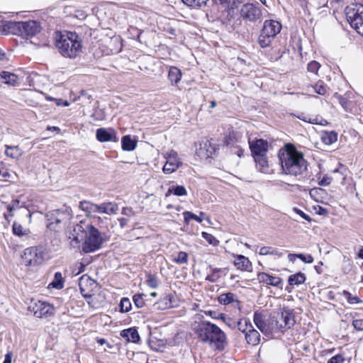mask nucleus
Segmentation results:
<instances>
[{"mask_svg": "<svg viewBox=\"0 0 363 363\" xmlns=\"http://www.w3.org/2000/svg\"><path fill=\"white\" fill-rule=\"evenodd\" d=\"M269 319L272 333L284 332L295 324L294 315L284 309L274 311L270 314Z\"/></svg>", "mask_w": 363, "mask_h": 363, "instance_id": "obj_5", "label": "nucleus"}, {"mask_svg": "<svg viewBox=\"0 0 363 363\" xmlns=\"http://www.w3.org/2000/svg\"><path fill=\"white\" fill-rule=\"evenodd\" d=\"M162 306H160L162 309H166L172 307V298L169 295H166L160 302L157 303Z\"/></svg>", "mask_w": 363, "mask_h": 363, "instance_id": "obj_44", "label": "nucleus"}, {"mask_svg": "<svg viewBox=\"0 0 363 363\" xmlns=\"http://www.w3.org/2000/svg\"><path fill=\"white\" fill-rule=\"evenodd\" d=\"M253 321L262 333L265 335L272 333L269 317L267 320H264V315L261 313L256 311L254 313Z\"/></svg>", "mask_w": 363, "mask_h": 363, "instance_id": "obj_13", "label": "nucleus"}, {"mask_svg": "<svg viewBox=\"0 0 363 363\" xmlns=\"http://www.w3.org/2000/svg\"><path fill=\"white\" fill-rule=\"evenodd\" d=\"M256 162L257 169L263 173H269L270 172L269 162L266 155L253 157Z\"/></svg>", "mask_w": 363, "mask_h": 363, "instance_id": "obj_22", "label": "nucleus"}, {"mask_svg": "<svg viewBox=\"0 0 363 363\" xmlns=\"http://www.w3.org/2000/svg\"><path fill=\"white\" fill-rule=\"evenodd\" d=\"M260 334L254 329L251 323H249L248 331H246L245 340L247 342L253 346L257 345L260 342Z\"/></svg>", "mask_w": 363, "mask_h": 363, "instance_id": "obj_21", "label": "nucleus"}, {"mask_svg": "<svg viewBox=\"0 0 363 363\" xmlns=\"http://www.w3.org/2000/svg\"><path fill=\"white\" fill-rule=\"evenodd\" d=\"M344 362V358L340 354H337L333 357H331L328 363H343Z\"/></svg>", "mask_w": 363, "mask_h": 363, "instance_id": "obj_56", "label": "nucleus"}, {"mask_svg": "<svg viewBox=\"0 0 363 363\" xmlns=\"http://www.w3.org/2000/svg\"><path fill=\"white\" fill-rule=\"evenodd\" d=\"M183 215H184V221L186 224H189V222L191 219L195 220L198 223L202 222V219L199 216L193 213L192 212L184 211L183 213Z\"/></svg>", "mask_w": 363, "mask_h": 363, "instance_id": "obj_38", "label": "nucleus"}, {"mask_svg": "<svg viewBox=\"0 0 363 363\" xmlns=\"http://www.w3.org/2000/svg\"><path fill=\"white\" fill-rule=\"evenodd\" d=\"M40 26L35 21H21L19 35L32 37L40 31Z\"/></svg>", "mask_w": 363, "mask_h": 363, "instance_id": "obj_10", "label": "nucleus"}, {"mask_svg": "<svg viewBox=\"0 0 363 363\" xmlns=\"http://www.w3.org/2000/svg\"><path fill=\"white\" fill-rule=\"evenodd\" d=\"M22 259L26 265H38L43 259L41 252L37 248L31 247L24 250Z\"/></svg>", "mask_w": 363, "mask_h": 363, "instance_id": "obj_9", "label": "nucleus"}, {"mask_svg": "<svg viewBox=\"0 0 363 363\" xmlns=\"http://www.w3.org/2000/svg\"><path fill=\"white\" fill-rule=\"evenodd\" d=\"M199 340L210 347L223 350L226 343V335L216 324L203 320L196 323L193 328Z\"/></svg>", "mask_w": 363, "mask_h": 363, "instance_id": "obj_2", "label": "nucleus"}, {"mask_svg": "<svg viewBox=\"0 0 363 363\" xmlns=\"http://www.w3.org/2000/svg\"><path fill=\"white\" fill-rule=\"evenodd\" d=\"M313 88L315 89V91L320 95H325L327 92V87L321 81L317 82Z\"/></svg>", "mask_w": 363, "mask_h": 363, "instance_id": "obj_48", "label": "nucleus"}, {"mask_svg": "<svg viewBox=\"0 0 363 363\" xmlns=\"http://www.w3.org/2000/svg\"><path fill=\"white\" fill-rule=\"evenodd\" d=\"M53 212L57 217V224H60L61 227L65 225L72 217V209L68 206H63L61 208L55 209Z\"/></svg>", "mask_w": 363, "mask_h": 363, "instance_id": "obj_16", "label": "nucleus"}, {"mask_svg": "<svg viewBox=\"0 0 363 363\" xmlns=\"http://www.w3.org/2000/svg\"><path fill=\"white\" fill-rule=\"evenodd\" d=\"M273 252V247L264 246L259 249V254L260 255H269Z\"/></svg>", "mask_w": 363, "mask_h": 363, "instance_id": "obj_54", "label": "nucleus"}, {"mask_svg": "<svg viewBox=\"0 0 363 363\" xmlns=\"http://www.w3.org/2000/svg\"><path fill=\"white\" fill-rule=\"evenodd\" d=\"M145 295L144 294H137L133 296V301L135 304V306L138 308H141L145 305V301L144 297Z\"/></svg>", "mask_w": 363, "mask_h": 363, "instance_id": "obj_34", "label": "nucleus"}, {"mask_svg": "<svg viewBox=\"0 0 363 363\" xmlns=\"http://www.w3.org/2000/svg\"><path fill=\"white\" fill-rule=\"evenodd\" d=\"M331 178L328 176H324L323 178L319 182L320 186H328L331 183Z\"/></svg>", "mask_w": 363, "mask_h": 363, "instance_id": "obj_59", "label": "nucleus"}, {"mask_svg": "<svg viewBox=\"0 0 363 363\" xmlns=\"http://www.w3.org/2000/svg\"><path fill=\"white\" fill-rule=\"evenodd\" d=\"M211 273L208 274L206 279L211 282H216L220 277V272H222L221 269L218 268H211Z\"/></svg>", "mask_w": 363, "mask_h": 363, "instance_id": "obj_33", "label": "nucleus"}, {"mask_svg": "<svg viewBox=\"0 0 363 363\" xmlns=\"http://www.w3.org/2000/svg\"><path fill=\"white\" fill-rule=\"evenodd\" d=\"M281 24L275 20H266L258 38V43L262 48L269 47L276 35L281 30Z\"/></svg>", "mask_w": 363, "mask_h": 363, "instance_id": "obj_6", "label": "nucleus"}, {"mask_svg": "<svg viewBox=\"0 0 363 363\" xmlns=\"http://www.w3.org/2000/svg\"><path fill=\"white\" fill-rule=\"evenodd\" d=\"M257 280L260 283L281 288L282 279L280 277L269 275L265 272H259L257 274Z\"/></svg>", "mask_w": 363, "mask_h": 363, "instance_id": "obj_18", "label": "nucleus"}, {"mask_svg": "<svg viewBox=\"0 0 363 363\" xmlns=\"http://www.w3.org/2000/svg\"><path fill=\"white\" fill-rule=\"evenodd\" d=\"M55 46L65 57L75 58L82 51V41L79 35L73 32L56 33Z\"/></svg>", "mask_w": 363, "mask_h": 363, "instance_id": "obj_4", "label": "nucleus"}, {"mask_svg": "<svg viewBox=\"0 0 363 363\" xmlns=\"http://www.w3.org/2000/svg\"><path fill=\"white\" fill-rule=\"evenodd\" d=\"M240 17L251 23L260 22L262 19V11L257 4L247 3L241 6Z\"/></svg>", "mask_w": 363, "mask_h": 363, "instance_id": "obj_7", "label": "nucleus"}, {"mask_svg": "<svg viewBox=\"0 0 363 363\" xmlns=\"http://www.w3.org/2000/svg\"><path fill=\"white\" fill-rule=\"evenodd\" d=\"M357 11L358 9L355 11L351 9H345L347 21L351 27L355 29L358 33H363V15L355 18L354 15L357 14Z\"/></svg>", "mask_w": 363, "mask_h": 363, "instance_id": "obj_12", "label": "nucleus"}, {"mask_svg": "<svg viewBox=\"0 0 363 363\" xmlns=\"http://www.w3.org/2000/svg\"><path fill=\"white\" fill-rule=\"evenodd\" d=\"M96 136L97 140L101 143L118 141V138L113 129L106 130V128H100L96 130Z\"/></svg>", "mask_w": 363, "mask_h": 363, "instance_id": "obj_15", "label": "nucleus"}, {"mask_svg": "<svg viewBox=\"0 0 363 363\" xmlns=\"http://www.w3.org/2000/svg\"><path fill=\"white\" fill-rule=\"evenodd\" d=\"M121 335L128 342H138L140 340V336L138 330L134 328L123 330Z\"/></svg>", "mask_w": 363, "mask_h": 363, "instance_id": "obj_23", "label": "nucleus"}, {"mask_svg": "<svg viewBox=\"0 0 363 363\" xmlns=\"http://www.w3.org/2000/svg\"><path fill=\"white\" fill-rule=\"evenodd\" d=\"M55 101L56 102V104L57 106H69V102L67 101H63L61 99H55Z\"/></svg>", "mask_w": 363, "mask_h": 363, "instance_id": "obj_64", "label": "nucleus"}, {"mask_svg": "<svg viewBox=\"0 0 363 363\" xmlns=\"http://www.w3.org/2000/svg\"><path fill=\"white\" fill-rule=\"evenodd\" d=\"M206 314L210 315L213 319H225V315L223 313H219L216 311H206Z\"/></svg>", "mask_w": 363, "mask_h": 363, "instance_id": "obj_51", "label": "nucleus"}, {"mask_svg": "<svg viewBox=\"0 0 363 363\" xmlns=\"http://www.w3.org/2000/svg\"><path fill=\"white\" fill-rule=\"evenodd\" d=\"M21 21H4L0 24V32L3 35L13 34L19 35Z\"/></svg>", "mask_w": 363, "mask_h": 363, "instance_id": "obj_17", "label": "nucleus"}, {"mask_svg": "<svg viewBox=\"0 0 363 363\" xmlns=\"http://www.w3.org/2000/svg\"><path fill=\"white\" fill-rule=\"evenodd\" d=\"M28 310L33 313V315L37 318H46L53 314L54 308L49 303L40 301H30L28 306Z\"/></svg>", "mask_w": 363, "mask_h": 363, "instance_id": "obj_8", "label": "nucleus"}, {"mask_svg": "<svg viewBox=\"0 0 363 363\" xmlns=\"http://www.w3.org/2000/svg\"><path fill=\"white\" fill-rule=\"evenodd\" d=\"M306 279L305 274L298 272L289 277L288 283L289 286L300 285L303 284Z\"/></svg>", "mask_w": 363, "mask_h": 363, "instance_id": "obj_27", "label": "nucleus"}, {"mask_svg": "<svg viewBox=\"0 0 363 363\" xmlns=\"http://www.w3.org/2000/svg\"><path fill=\"white\" fill-rule=\"evenodd\" d=\"M79 207L81 210L86 213L87 215L96 213V203H93L88 201H82L79 202Z\"/></svg>", "mask_w": 363, "mask_h": 363, "instance_id": "obj_29", "label": "nucleus"}, {"mask_svg": "<svg viewBox=\"0 0 363 363\" xmlns=\"http://www.w3.org/2000/svg\"><path fill=\"white\" fill-rule=\"evenodd\" d=\"M249 145L253 157L267 154L268 143L263 139L249 141Z\"/></svg>", "mask_w": 363, "mask_h": 363, "instance_id": "obj_14", "label": "nucleus"}, {"mask_svg": "<svg viewBox=\"0 0 363 363\" xmlns=\"http://www.w3.org/2000/svg\"><path fill=\"white\" fill-rule=\"evenodd\" d=\"M236 296L230 292L220 294L218 300L223 305H228L235 301Z\"/></svg>", "mask_w": 363, "mask_h": 363, "instance_id": "obj_32", "label": "nucleus"}, {"mask_svg": "<svg viewBox=\"0 0 363 363\" xmlns=\"http://www.w3.org/2000/svg\"><path fill=\"white\" fill-rule=\"evenodd\" d=\"M84 279H85V276H82L80 278L79 285L81 293L83 295V296L85 297V298H89V297H91V294H85L84 293V289L82 288V281H84Z\"/></svg>", "mask_w": 363, "mask_h": 363, "instance_id": "obj_60", "label": "nucleus"}, {"mask_svg": "<svg viewBox=\"0 0 363 363\" xmlns=\"http://www.w3.org/2000/svg\"><path fill=\"white\" fill-rule=\"evenodd\" d=\"M6 155L11 158H16L20 155V151L17 146L11 147L6 145Z\"/></svg>", "mask_w": 363, "mask_h": 363, "instance_id": "obj_36", "label": "nucleus"}, {"mask_svg": "<svg viewBox=\"0 0 363 363\" xmlns=\"http://www.w3.org/2000/svg\"><path fill=\"white\" fill-rule=\"evenodd\" d=\"M295 211L300 215L303 219L308 221H311V218L308 215L306 214L304 212H303L301 210L295 208Z\"/></svg>", "mask_w": 363, "mask_h": 363, "instance_id": "obj_62", "label": "nucleus"}, {"mask_svg": "<svg viewBox=\"0 0 363 363\" xmlns=\"http://www.w3.org/2000/svg\"><path fill=\"white\" fill-rule=\"evenodd\" d=\"M345 9H351L352 11L354 10V11L358 9L357 14L356 13L354 15L355 18H358L359 16L363 15V5L362 4H352L347 6Z\"/></svg>", "mask_w": 363, "mask_h": 363, "instance_id": "obj_45", "label": "nucleus"}, {"mask_svg": "<svg viewBox=\"0 0 363 363\" xmlns=\"http://www.w3.org/2000/svg\"><path fill=\"white\" fill-rule=\"evenodd\" d=\"M234 136L233 134H229L225 137L224 143L226 146H229L233 144Z\"/></svg>", "mask_w": 363, "mask_h": 363, "instance_id": "obj_61", "label": "nucleus"}, {"mask_svg": "<svg viewBox=\"0 0 363 363\" xmlns=\"http://www.w3.org/2000/svg\"><path fill=\"white\" fill-rule=\"evenodd\" d=\"M12 357H13L12 352H8L6 353V354L5 355V359H4V361L3 363H11Z\"/></svg>", "mask_w": 363, "mask_h": 363, "instance_id": "obj_63", "label": "nucleus"}, {"mask_svg": "<svg viewBox=\"0 0 363 363\" xmlns=\"http://www.w3.org/2000/svg\"><path fill=\"white\" fill-rule=\"evenodd\" d=\"M233 264L239 270L249 272L252 269L251 262L247 257L242 255L235 256Z\"/></svg>", "mask_w": 363, "mask_h": 363, "instance_id": "obj_20", "label": "nucleus"}, {"mask_svg": "<svg viewBox=\"0 0 363 363\" xmlns=\"http://www.w3.org/2000/svg\"><path fill=\"white\" fill-rule=\"evenodd\" d=\"M146 281L147 285L152 289H155L158 286L157 280L154 276H150Z\"/></svg>", "mask_w": 363, "mask_h": 363, "instance_id": "obj_52", "label": "nucleus"}, {"mask_svg": "<svg viewBox=\"0 0 363 363\" xmlns=\"http://www.w3.org/2000/svg\"><path fill=\"white\" fill-rule=\"evenodd\" d=\"M122 149L125 151H133L137 146V141L133 140L130 135H125L121 139Z\"/></svg>", "mask_w": 363, "mask_h": 363, "instance_id": "obj_25", "label": "nucleus"}, {"mask_svg": "<svg viewBox=\"0 0 363 363\" xmlns=\"http://www.w3.org/2000/svg\"><path fill=\"white\" fill-rule=\"evenodd\" d=\"M182 162L178 157L177 152L172 150L167 156V162L164 164L162 171L165 174H171L175 172Z\"/></svg>", "mask_w": 363, "mask_h": 363, "instance_id": "obj_11", "label": "nucleus"}, {"mask_svg": "<svg viewBox=\"0 0 363 363\" xmlns=\"http://www.w3.org/2000/svg\"><path fill=\"white\" fill-rule=\"evenodd\" d=\"M343 296L347 298L350 304L361 303V300L357 297L352 296L349 291L344 290L342 292Z\"/></svg>", "mask_w": 363, "mask_h": 363, "instance_id": "obj_46", "label": "nucleus"}, {"mask_svg": "<svg viewBox=\"0 0 363 363\" xmlns=\"http://www.w3.org/2000/svg\"><path fill=\"white\" fill-rule=\"evenodd\" d=\"M74 239L77 242H82V251L85 253L94 252L102 247L108 241V236L100 232L96 227L85 222H80L74 230Z\"/></svg>", "mask_w": 363, "mask_h": 363, "instance_id": "obj_1", "label": "nucleus"}, {"mask_svg": "<svg viewBox=\"0 0 363 363\" xmlns=\"http://www.w3.org/2000/svg\"><path fill=\"white\" fill-rule=\"evenodd\" d=\"M320 67V65L318 62L311 61L308 64L307 69L309 72L317 74L318 71L319 70Z\"/></svg>", "mask_w": 363, "mask_h": 363, "instance_id": "obj_49", "label": "nucleus"}, {"mask_svg": "<svg viewBox=\"0 0 363 363\" xmlns=\"http://www.w3.org/2000/svg\"><path fill=\"white\" fill-rule=\"evenodd\" d=\"M352 325L356 330H363V320H354Z\"/></svg>", "mask_w": 363, "mask_h": 363, "instance_id": "obj_58", "label": "nucleus"}, {"mask_svg": "<svg viewBox=\"0 0 363 363\" xmlns=\"http://www.w3.org/2000/svg\"><path fill=\"white\" fill-rule=\"evenodd\" d=\"M120 311L127 313L131 309V303L128 298H122L119 304Z\"/></svg>", "mask_w": 363, "mask_h": 363, "instance_id": "obj_37", "label": "nucleus"}, {"mask_svg": "<svg viewBox=\"0 0 363 363\" xmlns=\"http://www.w3.org/2000/svg\"><path fill=\"white\" fill-rule=\"evenodd\" d=\"M173 261L177 264H186L188 261V255L186 252L181 251L177 256L173 259Z\"/></svg>", "mask_w": 363, "mask_h": 363, "instance_id": "obj_47", "label": "nucleus"}, {"mask_svg": "<svg viewBox=\"0 0 363 363\" xmlns=\"http://www.w3.org/2000/svg\"><path fill=\"white\" fill-rule=\"evenodd\" d=\"M279 159L281 169L286 174L297 176L306 170V161L303 154L290 144L286 145L284 150L279 152Z\"/></svg>", "mask_w": 363, "mask_h": 363, "instance_id": "obj_3", "label": "nucleus"}, {"mask_svg": "<svg viewBox=\"0 0 363 363\" xmlns=\"http://www.w3.org/2000/svg\"><path fill=\"white\" fill-rule=\"evenodd\" d=\"M19 201L18 199H16V200H13L11 201V203L7 206V210H8V212H9V214L7 213H5L4 214V218L6 219V220H9V216H12L13 215L11 214V212L13 211H14L15 209L19 208Z\"/></svg>", "mask_w": 363, "mask_h": 363, "instance_id": "obj_39", "label": "nucleus"}, {"mask_svg": "<svg viewBox=\"0 0 363 363\" xmlns=\"http://www.w3.org/2000/svg\"><path fill=\"white\" fill-rule=\"evenodd\" d=\"M0 76L4 79V83L7 84L15 86L18 83V76L13 73L2 72Z\"/></svg>", "mask_w": 363, "mask_h": 363, "instance_id": "obj_28", "label": "nucleus"}, {"mask_svg": "<svg viewBox=\"0 0 363 363\" xmlns=\"http://www.w3.org/2000/svg\"><path fill=\"white\" fill-rule=\"evenodd\" d=\"M45 218L47 220L46 226L51 230L57 231L60 228H62L60 224H57V217L55 216L53 210L48 212L45 214Z\"/></svg>", "mask_w": 363, "mask_h": 363, "instance_id": "obj_24", "label": "nucleus"}, {"mask_svg": "<svg viewBox=\"0 0 363 363\" xmlns=\"http://www.w3.org/2000/svg\"><path fill=\"white\" fill-rule=\"evenodd\" d=\"M249 323L250 321H247V320H245L244 323H242V320H240L238 323V326L239 330H240L242 333L246 334V331H248L249 329Z\"/></svg>", "mask_w": 363, "mask_h": 363, "instance_id": "obj_50", "label": "nucleus"}, {"mask_svg": "<svg viewBox=\"0 0 363 363\" xmlns=\"http://www.w3.org/2000/svg\"><path fill=\"white\" fill-rule=\"evenodd\" d=\"M188 6L200 7L205 5L208 0H182Z\"/></svg>", "mask_w": 363, "mask_h": 363, "instance_id": "obj_41", "label": "nucleus"}, {"mask_svg": "<svg viewBox=\"0 0 363 363\" xmlns=\"http://www.w3.org/2000/svg\"><path fill=\"white\" fill-rule=\"evenodd\" d=\"M13 232L16 235L20 237L27 234V230L21 225L16 222L13 224Z\"/></svg>", "mask_w": 363, "mask_h": 363, "instance_id": "obj_42", "label": "nucleus"}, {"mask_svg": "<svg viewBox=\"0 0 363 363\" xmlns=\"http://www.w3.org/2000/svg\"><path fill=\"white\" fill-rule=\"evenodd\" d=\"M0 176L4 178L9 177L10 174L3 162H0Z\"/></svg>", "mask_w": 363, "mask_h": 363, "instance_id": "obj_55", "label": "nucleus"}, {"mask_svg": "<svg viewBox=\"0 0 363 363\" xmlns=\"http://www.w3.org/2000/svg\"><path fill=\"white\" fill-rule=\"evenodd\" d=\"M182 72L176 67H171L168 73V79L172 85H176L181 80Z\"/></svg>", "mask_w": 363, "mask_h": 363, "instance_id": "obj_26", "label": "nucleus"}, {"mask_svg": "<svg viewBox=\"0 0 363 363\" xmlns=\"http://www.w3.org/2000/svg\"><path fill=\"white\" fill-rule=\"evenodd\" d=\"M168 192L178 196H186L187 194L186 190L184 186H172L169 189Z\"/></svg>", "mask_w": 363, "mask_h": 363, "instance_id": "obj_35", "label": "nucleus"}, {"mask_svg": "<svg viewBox=\"0 0 363 363\" xmlns=\"http://www.w3.org/2000/svg\"><path fill=\"white\" fill-rule=\"evenodd\" d=\"M297 257L305 263H312L313 258L311 255L298 254Z\"/></svg>", "mask_w": 363, "mask_h": 363, "instance_id": "obj_53", "label": "nucleus"}, {"mask_svg": "<svg viewBox=\"0 0 363 363\" xmlns=\"http://www.w3.org/2000/svg\"><path fill=\"white\" fill-rule=\"evenodd\" d=\"M335 96L337 98L340 104L346 111H350V105L351 102L348 101L345 97L341 95L335 94Z\"/></svg>", "mask_w": 363, "mask_h": 363, "instance_id": "obj_40", "label": "nucleus"}, {"mask_svg": "<svg viewBox=\"0 0 363 363\" xmlns=\"http://www.w3.org/2000/svg\"><path fill=\"white\" fill-rule=\"evenodd\" d=\"M49 286L57 289H61L64 287V279L61 272H56L55 274L54 279L49 284Z\"/></svg>", "mask_w": 363, "mask_h": 363, "instance_id": "obj_31", "label": "nucleus"}, {"mask_svg": "<svg viewBox=\"0 0 363 363\" xmlns=\"http://www.w3.org/2000/svg\"><path fill=\"white\" fill-rule=\"evenodd\" d=\"M121 213L124 216L130 217L135 215V212L133 211L132 208L130 207H124L122 209Z\"/></svg>", "mask_w": 363, "mask_h": 363, "instance_id": "obj_57", "label": "nucleus"}, {"mask_svg": "<svg viewBox=\"0 0 363 363\" xmlns=\"http://www.w3.org/2000/svg\"><path fill=\"white\" fill-rule=\"evenodd\" d=\"M202 238L205 239L210 245L216 246L218 245L219 241L211 234L206 232L202 233Z\"/></svg>", "mask_w": 363, "mask_h": 363, "instance_id": "obj_43", "label": "nucleus"}, {"mask_svg": "<svg viewBox=\"0 0 363 363\" xmlns=\"http://www.w3.org/2000/svg\"><path fill=\"white\" fill-rule=\"evenodd\" d=\"M118 210V206L116 203L105 202L99 205L96 204V213H105L108 215L116 214Z\"/></svg>", "mask_w": 363, "mask_h": 363, "instance_id": "obj_19", "label": "nucleus"}, {"mask_svg": "<svg viewBox=\"0 0 363 363\" xmlns=\"http://www.w3.org/2000/svg\"><path fill=\"white\" fill-rule=\"evenodd\" d=\"M324 144L330 145L337 140V134L335 131L324 132L321 137Z\"/></svg>", "mask_w": 363, "mask_h": 363, "instance_id": "obj_30", "label": "nucleus"}]
</instances>
